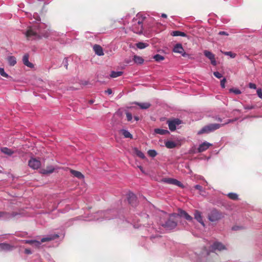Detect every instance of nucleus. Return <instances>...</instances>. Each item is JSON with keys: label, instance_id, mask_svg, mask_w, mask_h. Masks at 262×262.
<instances>
[{"label": "nucleus", "instance_id": "nucleus-1", "mask_svg": "<svg viewBox=\"0 0 262 262\" xmlns=\"http://www.w3.org/2000/svg\"><path fill=\"white\" fill-rule=\"evenodd\" d=\"M143 19L144 18L139 13L137 14L136 16L133 19L131 28L134 32L138 34L142 32Z\"/></svg>", "mask_w": 262, "mask_h": 262}, {"label": "nucleus", "instance_id": "nucleus-2", "mask_svg": "<svg viewBox=\"0 0 262 262\" xmlns=\"http://www.w3.org/2000/svg\"><path fill=\"white\" fill-rule=\"evenodd\" d=\"M232 121L231 120H229L228 122L223 124H220L217 123L214 124H210L207 125L203 127L201 130H200L198 134L201 135L202 134H208L211 132H212L219 128H220L222 126L226 124L229 122H232Z\"/></svg>", "mask_w": 262, "mask_h": 262}, {"label": "nucleus", "instance_id": "nucleus-3", "mask_svg": "<svg viewBox=\"0 0 262 262\" xmlns=\"http://www.w3.org/2000/svg\"><path fill=\"white\" fill-rule=\"evenodd\" d=\"M178 217L177 214H172L170 215L169 218L165 222L164 224H163L162 226L168 230H171L175 228L177 226V222L176 218Z\"/></svg>", "mask_w": 262, "mask_h": 262}, {"label": "nucleus", "instance_id": "nucleus-4", "mask_svg": "<svg viewBox=\"0 0 262 262\" xmlns=\"http://www.w3.org/2000/svg\"><path fill=\"white\" fill-rule=\"evenodd\" d=\"M223 217L222 214L215 209H212L208 215V220L212 222H216Z\"/></svg>", "mask_w": 262, "mask_h": 262}, {"label": "nucleus", "instance_id": "nucleus-5", "mask_svg": "<svg viewBox=\"0 0 262 262\" xmlns=\"http://www.w3.org/2000/svg\"><path fill=\"white\" fill-rule=\"evenodd\" d=\"M182 121L179 119H174L167 121L168 127L171 131H174L176 129L177 125L181 124Z\"/></svg>", "mask_w": 262, "mask_h": 262}, {"label": "nucleus", "instance_id": "nucleus-6", "mask_svg": "<svg viewBox=\"0 0 262 262\" xmlns=\"http://www.w3.org/2000/svg\"><path fill=\"white\" fill-rule=\"evenodd\" d=\"M28 165L29 167L33 169H37L41 166L40 161L35 158H32L29 161Z\"/></svg>", "mask_w": 262, "mask_h": 262}, {"label": "nucleus", "instance_id": "nucleus-7", "mask_svg": "<svg viewBox=\"0 0 262 262\" xmlns=\"http://www.w3.org/2000/svg\"><path fill=\"white\" fill-rule=\"evenodd\" d=\"M172 51L174 53L181 54L183 57H186L188 55L184 51L182 45L181 43H177L174 46Z\"/></svg>", "mask_w": 262, "mask_h": 262}, {"label": "nucleus", "instance_id": "nucleus-8", "mask_svg": "<svg viewBox=\"0 0 262 262\" xmlns=\"http://www.w3.org/2000/svg\"><path fill=\"white\" fill-rule=\"evenodd\" d=\"M26 36L28 39H36L38 38L39 35L36 32L34 31L31 29L27 30L25 33Z\"/></svg>", "mask_w": 262, "mask_h": 262}, {"label": "nucleus", "instance_id": "nucleus-9", "mask_svg": "<svg viewBox=\"0 0 262 262\" xmlns=\"http://www.w3.org/2000/svg\"><path fill=\"white\" fill-rule=\"evenodd\" d=\"M204 54L206 57H207L208 59L210 60L211 63L213 66L216 65V61L215 59V55L209 51L205 50L204 51Z\"/></svg>", "mask_w": 262, "mask_h": 262}, {"label": "nucleus", "instance_id": "nucleus-10", "mask_svg": "<svg viewBox=\"0 0 262 262\" xmlns=\"http://www.w3.org/2000/svg\"><path fill=\"white\" fill-rule=\"evenodd\" d=\"M177 215L178 216H180L181 217H184L186 220L189 222L193 221L192 217L189 215L185 211L182 209H179V213Z\"/></svg>", "mask_w": 262, "mask_h": 262}, {"label": "nucleus", "instance_id": "nucleus-11", "mask_svg": "<svg viewBox=\"0 0 262 262\" xmlns=\"http://www.w3.org/2000/svg\"><path fill=\"white\" fill-rule=\"evenodd\" d=\"M212 146V144L207 142L206 141L204 142L201 144H200L198 148V152H202L209 148L210 146Z\"/></svg>", "mask_w": 262, "mask_h": 262}, {"label": "nucleus", "instance_id": "nucleus-12", "mask_svg": "<svg viewBox=\"0 0 262 262\" xmlns=\"http://www.w3.org/2000/svg\"><path fill=\"white\" fill-rule=\"evenodd\" d=\"M194 219L199 222L201 225H202L203 226H205V224L203 220V217L202 216L201 212H200L199 210H195L194 213Z\"/></svg>", "mask_w": 262, "mask_h": 262}, {"label": "nucleus", "instance_id": "nucleus-13", "mask_svg": "<svg viewBox=\"0 0 262 262\" xmlns=\"http://www.w3.org/2000/svg\"><path fill=\"white\" fill-rule=\"evenodd\" d=\"M112 211L111 210L100 211L97 213V214L103 216L104 219L110 220L113 218V216L110 215L112 214Z\"/></svg>", "mask_w": 262, "mask_h": 262}, {"label": "nucleus", "instance_id": "nucleus-14", "mask_svg": "<svg viewBox=\"0 0 262 262\" xmlns=\"http://www.w3.org/2000/svg\"><path fill=\"white\" fill-rule=\"evenodd\" d=\"M165 182L168 184H173V185L179 186L182 188L183 187V185L182 184V183L174 179L169 178V179H166L165 180Z\"/></svg>", "mask_w": 262, "mask_h": 262}, {"label": "nucleus", "instance_id": "nucleus-15", "mask_svg": "<svg viewBox=\"0 0 262 262\" xmlns=\"http://www.w3.org/2000/svg\"><path fill=\"white\" fill-rule=\"evenodd\" d=\"M93 50L95 53L99 56H102L104 55L102 48L98 45H95L93 46Z\"/></svg>", "mask_w": 262, "mask_h": 262}, {"label": "nucleus", "instance_id": "nucleus-16", "mask_svg": "<svg viewBox=\"0 0 262 262\" xmlns=\"http://www.w3.org/2000/svg\"><path fill=\"white\" fill-rule=\"evenodd\" d=\"M55 168L52 166H49L45 169L41 170V173L44 174H50L54 172Z\"/></svg>", "mask_w": 262, "mask_h": 262}, {"label": "nucleus", "instance_id": "nucleus-17", "mask_svg": "<svg viewBox=\"0 0 262 262\" xmlns=\"http://www.w3.org/2000/svg\"><path fill=\"white\" fill-rule=\"evenodd\" d=\"M23 61L24 64L28 67H33V64L29 61V55L28 54H25L24 55L23 58Z\"/></svg>", "mask_w": 262, "mask_h": 262}, {"label": "nucleus", "instance_id": "nucleus-18", "mask_svg": "<svg viewBox=\"0 0 262 262\" xmlns=\"http://www.w3.org/2000/svg\"><path fill=\"white\" fill-rule=\"evenodd\" d=\"M13 247L9 244L1 243V249L2 251H11L13 249Z\"/></svg>", "mask_w": 262, "mask_h": 262}, {"label": "nucleus", "instance_id": "nucleus-19", "mask_svg": "<svg viewBox=\"0 0 262 262\" xmlns=\"http://www.w3.org/2000/svg\"><path fill=\"white\" fill-rule=\"evenodd\" d=\"M58 237H59V236L57 234L51 235L48 237H43V238H41V242L44 243L46 242L51 241L52 240H53V239H55L58 238Z\"/></svg>", "mask_w": 262, "mask_h": 262}, {"label": "nucleus", "instance_id": "nucleus-20", "mask_svg": "<svg viewBox=\"0 0 262 262\" xmlns=\"http://www.w3.org/2000/svg\"><path fill=\"white\" fill-rule=\"evenodd\" d=\"M212 248L214 250H222L225 249V246L221 243L215 242L212 246Z\"/></svg>", "mask_w": 262, "mask_h": 262}, {"label": "nucleus", "instance_id": "nucleus-21", "mask_svg": "<svg viewBox=\"0 0 262 262\" xmlns=\"http://www.w3.org/2000/svg\"><path fill=\"white\" fill-rule=\"evenodd\" d=\"M137 198L134 193H129L128 196V201L132 205H134V202H136Z\"/></svg>", "mask_w": 262, "mask_h": 262}, {"label": "nucleus", "instance_id": "nucleus-22", "mask_svg": "<svg viewBox=\"0 0 262 262\" xmlns=\"http://www.w3.org/2000/svg\"><path fill=\"white\" fill-rule=\"evenodd\" d=\"M7 59L10 66H14L16 63V58L13 56H8Z\"/></svg>", "mask_w": 262, "mask_h": 262}, {"label": "nucleus", "instance_id": "nucleus-23", "mask_svg": "<svg viewBox=\"0 0 262 262\" xmlns=\"http://www.w3.org/2000/svg\"><path fill=\"white\" fill-rule=\"evenodd\" d=\"M71 173L75 177L82 179L84 178V176L79 171L75 170H71Z\"/></svg>", "mask_w": 262, "mask_h": 262}, {"label": "nucleus", "instance_id": "nucleus-24", "mask_svg": "<svg viewBox=\"0 0 262 262\" xmlns=\"http://www.w3.org/2000/svg\"><path fill=\"white\" fill-rule=\"evenodd\" d=\"M165 146L167 148H173L177 146V144L174 141H167L165 142Z\"/></svg>", "mask_w": 262, "mask_h": 262}, {"label": "nucleus", "instance_id": "nucleus-25", "mask_svg": "<svg viewBox=\"0 0 262 262\" xmlns=\"http://www.w3.org/2000/svg\"><path fill=\"white\" fill-rule=\"evenodd\" d=\"M1 150L2 152H3L5 154H6L8 156H11L14 152V151L13 150L7 148V147L1 148Z\"/></svg>", "mask_w": 262, "mask_h": 262}, {"label": "nucleus", "instance_id": "nucleus-26", "mask_svg": "<svg viewBox=\"0 0 262 262\" xmlns=\"http://www.w3.org/2000/svg\"><path fill=\"white\" fill-rule=\"evenodd\" d=\"M133 60L136 63L139 64H142L144 62L143 58L137 55L134 56Z\"/></svg>", "mask_w": 262, "mask_h": 262}, {"label": "nucleus", "instance_id": "nucleus-27", "mask_svg": "<svg viewBox=\"0 0 262 262\" xmlns=\"http://www.w3.org/2000/svg\"><path fill=\"white\" fill-rule=\"evenodd\" d=\"M120 133L123 135V136L126 138H133L132 135L126 129H121L120 130Z\"/></svg>", "mask_w": 262, "mask_h": 262}, {"label": "nucleus", "instance_id": "nucleus-28", "mask_svg": "<svg viewBox=\"0 0 262 262\" xmlns=\"http://www.w3.org/2000/svg\"><path fill=\"white\" fill-rule=\"evenodd\" d=\"M171 35L173 36H183V37H186L187 36L186 34H185L184 32L180 31H173L171 33Z\"/></svg>", "mask_w": 262, "mask_h": 262}, {"label": "nucleus", "instance_id": "nucleus-29", "mask_svg": "<svg viewBox=\"0 0 262 262\" xmlns=\"http://www.w3.org/2000/svg\"><path fill=\"white\" fill-rule=\"evenodd\" d=\"M123 74V72L122 71H112L110 75V76L112 78H116L121 76Z\"/></svg>", "mask_w": 262, "mask_h": 262}, {"label": "nucleus", "instance_id": "nucleus-30", "mask_svg": "<svg viewBox=\"0 0 262 262\" xmlns=\"http://www.w3.org/2000/svg\"><path fill=\"white\" fill-rule=\"evenodd\" d=\"M137 104L140 106V107L142 109H147L149 108L150 106V104L147 102L145 103H137Z\"/></svg>", "mask_w": 262, "mask_h": 262}, {"label": "nucleus", "instance_id": "nucleus-31", "mask_svg": "<svg viewBox=\"0 0 262 262\" xmlns=\"http://www.w3.org/2000/svg\"><path fill=\"white\" fill-rule=\"evenodd\" d=\"M11 216L10 213L8 212L0 211V219L3 218L5 219H9Z\"/></svg>", "mask_w": 262, "mask_h": 262}, {"label": "nucleus", "instance_id": "nucleus-32", "mask_svg": "<svg viewBox=\"0 0 262 262\" xmlns=\"http://www.w3.org/2000/svg\"><path fill=\"white\" fill-rule=\"evenodd\" d=\"M148 43H145V42H139L136 43V47L140 49H144V48H146L147 47H148Z\"/></svg>", "mask_w": 262, "mask_h": 262}, {"label": "nucleus", "instance_id": "nucleus-33", "mask_svg": "<svg viewBox=\"0 0 262 262\" xmlns=\"http://www.w3.org/2000/svg\"><path fill=\"white\" fill-rule=\"evenodd\" d=\"M155 132L156 133L160 134V135H165L166 134L169 133V131L165 129L157 128L155 129Z\"/></svg>", "mask_w": 262, "mask_h": 262}, {"label": "nucleus", "instance_id": "nucleus-34", "mask_svg": "<svg viewBox=\"0 0 262 262\" xmlns=\"http://www.w3.org/2000/svg\"><path fill=\"white\" fill-rule=\"evenodd\" d=\"M154 59L157 61H160L163 60L164 57L160 54H156L154 56Z\"/></svg>", "mask_w": 262, "mask_h": 262}, {"label": "nucleus", "instance_id": "nucleus-35", "mask_svg": "<svg viewBox=\"0 0 262 262\" xmlns=\"http://www.w3.org/2000/svg\"><path fill=\"white\" fill-rule=\"evenodd\" d=\"M228 197L233 200H236L238 199V195L236 193H229L228 194Z\"/></svg>", "mask_w": 262, "mask_h": 262}, {"label": "nucleus", "instance_id": "nucleus-36", "mask_svg": "<svg viewBox=\"0 0 262 262\" xmlns=\"http://www.w3.org/2000/svg\"><path fill=\"white\" fill-rule=\"evenodd\" d=\"M148 154L150 157L154 158L157 156V152L155 150L150 149L148 151Z\"/></svg>", "mask_w": 262, "mask_h": 262}, {"label": "nucleus", "instance_id": "nucleus-37", "mask_svg": "<svg viewBox=\"0 0 262 262\" xmlns=\"http://www.w3.org/2000/svg\"><path fill=\"white\" fill-rule=\"evenodd\" d=\"M26 244L33 245L34 243H36L37 245L39 244V241L36 240H25L23 241Z\"/></svg>", "mask_w": 262, "mask_h": 262}, {"label": "nucleus", "instance_id": "nucleus-38", "mask_svg": "<svg viewBox=\"0 0 262 262\" xmlns=\"http://www.w3.org/2000/svg\"><path fill=\"white\" fill-rule=\"evenodd\" d=\"M224 54L225 55L229 56L231 58H235L236 56V54L232 53V52H223Z\"/></svg>", "mask_w": 262, "mask_h": 262}, {"label": "nucleus", "instance_id": "nucleus-39", "mask_svg": "<svg viewBox=\"0 0 262 262\" xmlns=\"http://www.w3.org/2000/svg\"><path fill=\"white\" fill-rule=\"evenodd\" d=\"M136 154L139 157H140L142 159L145 158V156L144 154L142 151H141L140 150H136Z\"/></svg>", "mask_w": 262, "mask_h": 262}, {"label": "nucleus", "instance_id": "nucleus-40", "mask_svg": "<svg viewBox=\"0 0 262 262\" xmlns=\"http://www.w3.org/2000/svg\"><path fill=\"white\" fill-rule=\"evenodd\" d=\"M0 75L5 78H8L9 75L5 72L4 69L0 68Z\"/></svg>", "mask_w": 262, "mask_h": 262}, {"label": "nucleus", "instance_id": "nucleus-41", "mask_svg": "<svg viewBox=\"0 0 262 262\" xmlns=\"http://www.w3.org/2000/svg\"><path fill=\"white\" fill-rule=\"evenodd\" d=\"M230 92H233L234 93V94H240L241 93V91L238 90V89H231L230 90Z\"/></svg>", "mask_w": 262, "mask_h": 262}, {"label": "nucleus", "instance_id": "nucleus-42", "mask_svg": "<svg viewBox=\"0 0 262 262\" xmlns=\"http://www.w3.org/2000/svg\"><path fill=\"white\" fill-rule=\"evenodd\" d=\"M244 107L246 110H252L255 108V106L253 105H246Z\"/></svg>", "mask_w": 262, "mask_h": 262}, {"label": "nucleus", "instance_id": "nucleus-43", "mask_svg": "<svg viewBox=\"0 0 262 262\" xmlns=\"http://www.w3.org/2000/svg\"><path fill=\"white\" fill-rule=\"evenodd\" d=\"M126 118H127V119L128 121H130L132 120V115L131 113H129V112H127L126 113Z\"/></svg>", "mask_w": 262, "mask_h": 262}, {"label": "nucleus", "instance_id": "nucleus-44", "mask_svg": "<svg viewBox=\"0 0 262 262\" xmlns=\"http://www.w3.org/2000/svg\"><path fill=\"white\" fill-rule=\"evenodd\" d=\"M213 75L215 77H216L217 78H221L222 77V75L219 72H214L213 73Z\"/></svg>", "mask_w": 262, "mask_h": 262}, {"label": "nucleus", "instance_id": "nucleus-45", "mask_svg": "<svg viewBox=\"0 0 262 262\" xmlns=\"http://www.w3.org/2000/svg\"><path fill=\"white\" fill-rule=\"evenodd\" d=\"M257 94L258 95V96L262 99V91H261V89H258L257 90Z\"/></svg>", "mask_w": 262, "mask_h": 262}, {"label": "nucleus", "instance_id": "nucleus-46", "mask_svg": "<svg viewBox=\"0 0 262 262\" xmlns=\"http://www.w3.org/2000/svg\"><path fill=\"white\" fill-rule=\"evenodd\" d=\"M226 81V80L225 78H223L221 81V87L223 88H224L225 87V82Z\"/></svg>", "mask_w": 262, "mask_h": 262}, {"label": "nucleus", "instance_id": "nucleus-47", "mask_svg": "<svg viewBox=\"0 0 262 262\" xmlns=\"http://www.w3.org/2000/svg\"><path fill=\"white\" fill-rule=\"evenodd\" d=\"M194 188L196 189L199 190L200 192H202L203 190V187L201 185H195L194 186Z\"/></svg>", "mask_w": 262, "mask_h": 262}, {"label": "nucleus", "instance_id": "nucleus-48", "mask_svg": "<svg viewBox=\"0 0 262 262\" xmlns=\"http://www.w3.org/2000/svg\"><path fill=\"white\" fill-rule=\"evenodd\" d=\"M249 87L250 88V89H256V85L254 83H250L249 84Z\"/></svg>", "mask_w": 262, "mask_h": 262}, {"label": "nucleus", "instance_id": "nucleus-49", "mask_svg": "<svg viewBox=\"0 0 262 262\" xmlns=\"http://www.w3.org/2000/svg\"><path fill=\"white\" fill-rule=\"evenodd\" d=\"M33 17H34V18L35 20H36V21H40V18L39 16H38V15L37 14H35L33 15Z\"/></svg>", "mask_w": 262, "mask_h": 262}, {"label": "nucleus", "instance_id": "nucleus-50", "mask_svg": "<svg viewBox=\"0 0 262 262\" xmlns=\"http://www.w3.org/2000/svg\"><path fill=\"white\" fill-rule=\"evenodd\" d=\"M219 34L221 35H226V36H228L229 35L228 33L225 31H220V32H219Z\"/></svg>", "mask_w": 262, "mask_h": 262}, {"label": "nucleus", "instance_id": "nucleus-51", "mask_svg": "<svg viewBox=\"0 0 262 262\" xmlns=\"http://www.w3.org/2000/svg\"><path fill=\"white\" fill-rule=\"evenodd\" d=\"M105 93H107L108 95H110L112 93V91L111 89H108L105 91Z\"/></svg>", "mask_w": 262, "mask_h": 262}, {"label": "nucleus", "instance_id": "nucleus-52", "mask_svg": "<svg viewBox=\"0 0 262 262\" xmlns=\"http://www.w3.org/2000/svg\"><path fill=\"white\" fill-rule=\"evenodd\" d=\"M25 253L27 254H31V251L30 249H25Z\"/></svg>", "mask_w": 262, "mask_h": 262}, {"label": "nucleus", "instance_id": "nucleus-53", "mask_svg": "<svg viewBox=\"0 0 262 262\" xmlns=\"http://www.w3.org/2000/svg\"><path fill=\"white\" fill-rule=\"evenodd\" d=\"M41 241L40 242L39 241L38 245H37L36 243H34L33 244V245H34L35 247H39L40 246V245H41Z\"/></svg>", "mask_w": 262, "mask_h": 262}, {"label": "nucleus", "instance_id": "nucleus-54", "mask_svg": "<svg viewBox=\"0 0 262 262\" xmlns=\"http://www.w3.org/2000/svg\"><path fill=\"white\" fill-rule=\"evenodd\" d=\"M138 167L140 169V170L143 172L144 173V171L143 170V167L141 166H138Z\"/></svg>", "mask_w": 262, "mask_h": 262}, {"label": "nucleus", "instance_id": "nucleus-55", "mask_svg": "<svg viewBox=\"0 0 262 262\" xmlns=\"http://www.w3.org/2000/svg\"><path fill=\"white\" fill-rule=\"evenodd\" d=\"M41 26H44V24H40V25H39V27H38V30H39L38 33H40V34H42V33L41 32V31H40V30H39V27H41Z\"/></svg>", "mask_w": 262, "mask_h": 262}, {"label": "nucleus", "instance_id": "nucleus-56", "mask_svg": "<svg viewBox=\"0 0 262 262\" xmlns=\"http://www.w3.org/2000/svg\"><path fill=\"white\" fill-rule=\"evenodd\" d=\"M161 16H162V17H164V18H166V17H167V15H166V14H164V13H163V14H162Z\"/></svg>", "mask_w": 262, "mask_h": 262}, {"label": "nucleus", "instance_id": "nucleus-57", "mask_svg": "<svg viewBox=\"0 0 262 262\" xmlns=\"http://www.w3.org/2000/svg\"><path fill=\"white\" fill-rule=\"evenodd\" d=\"M134 118H135V119L136 121L139 120V118H138V117H137V116H135V117H134Z\"/></svg>", "mask_w": 262, "mask_h": 262}, {"label": "nucleus", "instance_id": "nucleus-58", "mask_svg": "<svg viewBox=\"0 0 262 262\" xmlns=\"http://www.w3.org/2000/svg\"><path fill=\"white\" fill-rule=\"evenodd\" d=\"M217 121H220V122H221V121H222V119H221V118H218L217 119Z\"/></svg>", "mask_w": 262, "mask_h": 262}, {"label": "nucleus", "instance_id": "nucleus-59", "mask_svg": "<svg viewBox=\"0 0 262 262\" xmlns=\"http://www.w3.org/2000/svg\"><path fill=\"white\" fill-rule=\"evenodd\" d=\"M0 251H2L1 249V243H0Z\"/></svg>", "mask_w": 262, "mask_h": 262}, {"label": "nucleus", "instance_id": "nucleus-60", "mask_svg": "<svg viewBox=\"0 0 262 262\" xmlns=\"http://www.w3.org/2000/svg\"><path fill=\"white\" fill-rule=\"evenodd\" d=\"M125 62H126V63H129V61H127V60H126Z\"/></svg>", "mask_w": 262, "mask_h": 262}, {"label": "nucleus", "instance_id": "nucleus-61", "mask_svg": "<svg viewBox=\"0 0 262 262\" xmlns=\"http://www.w3.org/2000/svg\"><path fill=\"white\" fill-rule=\"evenodd\" d=\"M66 67L67 69V68H68V65L67 64H66Z\"/></svg>", "mask_w": 262, "mask_h": 262}]
</instances>
